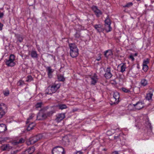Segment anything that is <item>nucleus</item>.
<instances>
[{
	"label": "nucleus",
	"instance_id": "obj_1",
	"mask_svg": "<svg viewBox=\"0 0 154 154\" xmlns=\"http://www.w3.org/2000/svg\"><path fill=\"white\" fill-rule=\"evenodd\" d=\"M69 46L70 49V56L73 58L76 57L79 54V49L76 45L74 43H69Z\"/></svg>",
	"mask_w": 154,
	"mask_h": 154
},
{
	"label": "nucleus",
	"instance_id": "obj_2",
	"mask_svg": "<svg viewBox=\"0 0 154 154\" xmlns=\"http://www.w3.org/2000/svg\"><path fill=\"white\" fill-rule=\"evenodd\" d=\"M60 84L54 83L48 86L45 90V94H50L55 93L60 88Z\"/></svg>",
	"mask_w": 154,
	"mask_h": 154
},
{
	"label": "nucleus",
	"instance_id": "obj_3",
	"mask_svg": "<svg viewBox=\"0 0 154 154\" xmlns=\"http://www.w3.org/2000/svg\"><path fill=\"white\" fill-rule=\"evenodd\" d=\"M42 137L41 134H38L34 136L30 137L27 142L28 145L33 144L39 140L41 139Z\"/></svg>",
	"mask_w": 154,
	"mask_h": 154
},
{
	"label": "nucleus",
	"instance_id": "obj_4",
	"mask_svg": "<svg viewBox=\"0 0 154 154\" xmlns=\"http://www.w3.org/2000/svg\"><path fill=\"white\" fill-rule=\"evenodd\" d=\"M104 22L105 29L107 32H109L111 31L112 28L110 26L111 21L109 15L107 16Z\"/></svg>",
	"mask_w": 154,
	"mask_h": 154
},
{
	"label": "nucleus",
	"instance_id": "obj_5",
	"mask_svg": "<svg viewBox=\"0 0 154 154\" xmlns=\"http://www.w3.org/2000/svg\"><path fill=\"white\" fill-rule=\"evenodd\" d=\"M64 148L59 146H56L52 150V154H64Z\"/></svg>",
	"mask_w": 154,
	"mask_h": 154
},
{
	"label": "nucleus",
	"instance_id": "obj_6",
	"mask_svg": "<svg viewBox=\"0 0 154 154\" xmlns=\"http://www.w3.org/2000/svg\"><path fill=\"white\" fill-rule=\"evenodd\" d=\"M7 108L6 105L4 103L0 104V119L2 118L7 112Z\"/></svg>",
	"mask_w": 154,
	"mask_h": 154
},
{
	"label": "nucleus",
	"instance_id": "obj_7",
	"mask_svg": "<svg viewBox=\"0 0 154 154\" xmlns=\"http://www.w3.org/2000/svg\"><path fill=\"white\" fill-rule=\"evenodd\" d=\"M105 73L104 74V77L106 79H109L112 76V75L111 72V67L108 66L106 69L104 70Z\"/></svg>",
	"mask_w": 154,
	"mask_h": 154
},
{
	"label": "nucleus",
	"instance_id": "obj_8",
	"mask_svg": "<svg viewBox=\"0 0 154 154\" xmlns=\"http://www.w3.org/2000/svg\"><path fill=\"white\" fill-rule=\"evenodd\" d=\"M91 9L97 17H100L102 14V12L98 8L97 6H93L91 7Z\"/></svg>",
	"mask_w": 154,
	"mask_h": 154
},
{
	"label": "nucleus",
	"instance_id": "obj_9",
	"mask_svg": "<svg viewBox=\"0 0 154 154\" xmlns=\"http://www.w3.org/2000/svg\"><path fill=\"white\" fill-rule=\"evenodd\" d=\"M46 118L45 113L41 111L39 112L37 116V119L38 120H44Z\"/></svg>",
	"mask_w": 154,
	"mask_h": 154
},
{
	"label": "nucleus",
	"instance_id": "obj_10",
	"mask_svg": "<svg viewBox=\"0 0 154 154\" xmlns=\"http://www.w3.org/2000/svg\"><path fill=\"white\" fill-rule=\"evenodd\" d=\"M46 70L47 72V74L48 78L50 79L52 77V73L54 70L51 68L50 66H48L46 68Z\"/></svg>",
	"mask_w": 154,
	"mask_h": 154
},
{
	"label": "nucleus",
	"instance_id": "obj_11",
	"mask_svg": "<svg viewBox=\"0 0 154 154\" xmlns=\"http://www.w3.org/2000/svg\"><path fill=\"white\" fill-rule=\"evenodd\" d=\"M91 84L92 85H94L97 83L98 81L97 76L96 74H94V75L91 77Z\"/></svg>",
	"mask_w": 154,
	"mask_h": 154
},
{
	"label": "nucleus",
	"instance_id": "obj_12",
	"mask_svg": "<svg viewBox=\"0 0 154 154\" xmlns=\"http://www.w3.org/2000/svg\"><path fill=\"white\" fill-rule=\"evenodd\" d=\"M153 91L151 90L148 91V93L146 94V100L151 101L152 100V97L153 96Z\"/></svg>",
	"mask_w": 154,
	"mask_h": 154
},
{
	"label": "nucleus",
	"instance_id": "obj_13",
	"mask_svg": "<svg viewBox=\"0 0 154 154\" xmlns=\"http://www.w3.org/2000/svg\"><path fill=\"white\" fill-rule=\"evenodd\" d=\"M65 116L64 113H60L57 115L55 120L57 122H60L65 117Z\"/></svg>",
	"mask_w": 154,
	"mask_h": 154
},
{
	"label": "nucleus",
	"instance_id": "obj_14",
	"mask_svg": "<svg viewBox=\"0 0 154 154\" xmlns=\"http://www.w3.org/2000/svg\"><path fill=\"white\" fill-rule=\"evenodd\" d=\"M133 106L135 107V108L138 110H140L144 106V103L142 102H138L135 104H134Z\"/></svg>",
	"mask_w": 154,
	"mask_h": 154
},
{
	"label": "nucleus",
	"instance_id": "obj_15",
	"mask_svg": "<svg viewBox=\"0 0 154 154\" xmlns=\"http://www.w3.org/2000/svg\"><path fill=\"white\" fill-rule=\"evenodd\" d=\"M24 140L23 139L21 138L19 140H14L11 143V144L14 146H16L20 143H22L24 142Z\"/></svg>",
	"mask_w": 154,
	"mask_h": 154
},
{
	"label": "nucleus",
	"instance_id": "obj_16",
	"mask_svg": "<svg viewBox=\"0 0 154 154\" xmlns=\"http://www.w3.org/2000/svg\"><path fill=\"white\" fill-rule=\"evenodd\" d=\"M95 29L97 30V32H100L103 31L102 26L101 24H95L93 26Z\"/></svg>",
	"mask_w": 154,
	"mask_h": 154
},
{
	"label": "nucleus",
	"instance_id": "obj_17",
	"mask_svg": "<svg viewBox=\"0 0 154 154\" xmlns=\"http://www.w3.org/2000/svg\"><path fill=\"white\" fill-rule=\"evenodd\" d=\"M16 60L15 56L13 54L10 55V66H13L15 65Z\"/></svg>",
	"mask_w": 154,
	"mask_h": 154
},
{
	"label": "nucleus",
	"instance_id": "obj_18",
	"mask_svg": "<svg viewBox=\"0 0 154 154\" xmlns=\"http://www.w3.org/2000/svg\"><path fill=\"white\" fill-rule=\"evenodd\" d=\"M113 99L115 100V102L114 103H118L119 101V98L120 96L119 93L118 92H115L113 94Z\"/></svg>",
	"mask_w": 154,
	"mask_h": 154
},
{
	"label": "nucleus",
	"instance_id": "obj_19",
	"mask_svg": "<svg viewBox=\"0 0 154 154\" xmlns=\"http://www.w3.org/2000/svg\"><path fill=\"white\" fill-rule=\"evenodd\" d=\"M112 51L110 50H106L104 52V55L105 57L108 58L109 57L112 56Z\"/></svg>",
	"mask_w": 154,
	"mask_h": 154
},
{
	"label": "nucleus",
	"instance_id": "obj_20",
	"mask_svg": "<svg viewBox=\"0 0 154 154\" xmlns=\"http://www.w3.org/2000/svg\"><path fill=\"white\" fill-rule=\"evenodd\" d=\"M7 130V126L3 124H0V133L4 132Z\"/></svg>",
	"mask_w": 154,
	"mask_h": 154
},
{
	"label": "nucleus",
	"instance_id": "obj_21",
	"mask_svg": "<svg viewBox=\"0 0 154 154\" xmlns=\"http://www.w3.org/2000/svg\"><path fill=\"white\" fill-rule=\"evenodd\" d=\"M31 55L33 58H37L38 57V54L36 51L32 50L31 53Z\"/></svg>",
	"mask_w": 154,
	"mask_h": 154
},
{
	"label": "nucleus",
	"instance_id": "obj_22",
	"mask_svg": "<svg viewBox=\"0 0 154 154\" xmlns=\"http://www.w3.org/2000/svg\"><path fill=\"white\" fill-rule=\"evenodd\" d=\"M35 148L34 146L29 148L26 149L25 151H27L28 153L29 154H31L34 152Z\"/></svg>",
	"mask_w": 154,
	"mask_h": 154
},
{
	"label": "nucleus",
	"instance_id": "obj_23",
	"mask_svg": "<svg viewBox=\"0 0 154 154\" xmlns=\"http://www.w3.org/2000/svg\"><path fill=\"white\" fill-rule=\"evenodd\" d=\"M140 84L142 86H145L148 84V81L145 79H142L140 81Z\"/></svg>",
	"mask_w": 154,
	"mask_h": 154
},
{
	"label": "nucleus",
	"instance_id": "obj_24",
	"mask_svg": "<svg viewBox=\"0 0 154 154\" xmlns=\"http://www.w3.org/2000/svg\"><path fill=\"white\" fill-rule=\"evenodd\" d=\"M35 124L33 122H32L31 124H29V125L27 127V130L29 131L32 130L33 129L34 127H35Z\"/></svg>",
	"mask_w": 154,
	"mask_h": 154
},
{
	"label": "nucleus",
	"instance_id": "obj_25",
	"mask_svg": "<svg viewBox=\"0 0 154 154\" xmlns=\"http://www.w3.org/2000/svg\"><path fill=\"white\" fill-rule=\"evenodd\" d=\"M124 135L122 133H121L119 134L117 136H115L114 137V139L116 140V141L118 140H121V137H123V136Z\"/></svg>",
	"mask_w": 154,
	"mask_h": 154
},
{
	"label": "nucleus",
	"instance_id": "obj_26",
	"mask_svg": "<svg viewBox=\"0 0 154 154\" xmlns=\"http://www.w3.org/2000/svg\"><path fill=\"white\" fill-rule=\"evenodd\" d=\"M120 65H121V70L120 71L122 72H123L125 70V69L126 68V65L124 63H121ZM119 66V65L118 66Z\"/></svg>",
	"mask_w": 154,
	"mask_h": 154
},
{
	"label": "nucleus",
	"instance_id": "obj_27",
	"mask_svg": "<svg viewBox=\"0 0 154 154\" xmlns=\"http://www.w3.org/2000/svg\"><path fill=\"white\" fill-rule=\"evenodd\" d=\"M57 78L59 81L64 82L65 80V78L63 75H57Z\"/></svg>",
	"mask_w": 154,
	"mask_h": 154
},
{
	"label": "nucleus",
	"instance_id": "obj_28",
	"mask_svg": "<svg viewBox=\"0 0 154 154\" xmlns=\"http://www.w3.org/2000/svg\"><path fill=\"white\" fill-rule=\"evenodd\" d=\"M13 147L10 148V154H16L19 152V150L18 149H13Z\"/></svg>",
	"mask_w": 154,
	"mask_h": 154
},
{
	"label": "nucleus",
	"instance_id": "obj_29",
	"mask_svg": "<svg viewBox=\"0 0 154 154\" xmlns=\"http://www.w3.org/2000/svg\"><path fill=\"white\" fill-rule=\"evenodd\" d=\"M16 36L17 39V42L18 41L20 43L22 42L23 40L22 36L20 35H17Z\"/></svg>",
	"mask_w": 154,
	"mask_h": 154
},
{
	"label": "nucleus",
	"instance_id": "obj_30",
	"mask_svg": "<svg viewBox=\"0 0 154 154\" xmlns=\"http://www.w3.org/2000/svg\"><path fill=\"white\" fill-rule=\"evenodd\" d=\"M59 109H63L67 108L66 106L64 104H61L58 105Z\"/></svg>",
	"mask_w": 154,
	"mask_h": 154
},
{
	"label": "nucleus",
	"instance_id": "obj_31",
	"mask_svg": "<svg viewBox=\"0 0 154 154\" xmlns=\"http://www.w3.org/2000/svg\"><path fill=\"white\" fill-rule=\"evenodd\" d=\"M133 4L131 2H129L127 3L125 5L123 6V7L125 8H129L132 6Z\"/></svg>",
	"mask_w": 154,
	"mask_h": 154
},
{
	"label": "nucleus",
	"instance_id": "obj_32",
	"mask_svg": "<svg viewBox=\"0 0 154 154\" xmlns=\"http://www.w3.org/2000/svg\"><path fill=\"white\" fill-rule=\"evenodd\" d=\"M27 79L26 81L27 82H31L33 80V79L31 75H29L27 77Z\"/></svg>",
	"mask_w": 154,
	"mask_h": 154
},
{
	"label": "nucleus",
	"instance_id": "obj_33",
	"mask_svg": "<svg viewBox=\"0 0 154 154\" xmlns=\"http://www.w3.org/2000/svg\"><path fill=\"white\" fill-rule=\"evenodd\" d=\"M121 89L125 93H129L130 92V91L129 89H128L122 87L121 88Z\"/></svg>",
	"mask_w": 154,
	"mask_h": 154
},
{
	"label": "nucleus",
	"instance_id": "obj_34",
	"mask_svg": "<svg viewBox=\"0 0 154 154\" xmlns=\"http://www.w3.org/2000/svg\"><path fill=\"white\" fill-rule=\"evenodd\" d=\"M25 84L24 82L22 80H20L17 83L18 86H21Z\"/></svg>",
	"mask_w": 154,
	"mask_h": 154
},
{
	"label": "nucleus",
	"instance_id": "obj_35",
	"mask_svg": "<svg viewBox=\"0 0 154 154\" xmlns=\"http://www.w3.org/2000/svg\"><path fill=\"white\" fill-rule=\"evenodd\" d=\"M149 63V60L148 58H146L144 60L143 63V65H147V64Z\"/></svg>",
	"mask_w": 154,
	"mask_h": 154
},
{
	"label": "nucleus",
	"instance_id": "obj_36",
	"mask_svg": "<svg viewBox=\"0 0 154 154\" xmlns=\"http://www.w3.org/2000/svg\"><path fill=\"white\" fill-rule=\"evenodd\" d=\"M54 112L53 111H51L49 112H47L46 113H45V115L46 116V118L48 116H51L52 114Z\"/></svg>",
	"mask_w": 154,
	"mask_h": 154
},
{
	"label": "nucleus",
	"instance_id": "obj_37",
	"mask_svg": "<svg viewBox=\"0 0 154 154\" xmlns=\"http://www.w3.org/2000/svg\"><path fill=\"white\" fill-rule=\"evenodd\" d=\"M8 59H5V62L6 64L8 66H10V56H8Z\"/></svg>",
	"mask_w": 154,
	"mask_h": 154
},
{
	"label": "nucleus",
	"instance_id": "obj_38",
	"mask_svg": "<svg viewBox=\"0 0 154 154\" xmlns=\"http://www.w3.org/2000/svg\"><path fill=\"white\" fill-rule=\"evenodd\" d=\"M42 104V102H38L35 105V107L36 108H41Z\"/></svg>",
	"mask_w": 154,
	"mask_h": 154
},
{
	"label": "nucleus",
	"instance_id": "obj_39",
	"mask_svg": "<svg viewBox=\"0 0 154 154\" xmlns=\"http://www.w3.org/2000/svg\"><path fill=\"white\" fill-rule=\"evenodd\" d=\"M35 116V115L33 114H31L29 115V117L27 119V121L26 122V123L29 122V120L32 119Z\"/></svg>",
	"mask_w": 154,
	"mask_h": 154
},
{
	"label": "nucleus",
	"instance_id": "obj_40",
	"mask_svg": "<svg viewBox=\"0 0 154 154\" xmlns=\"http://www.w3.org/2000/svg\"><path fill=\"white\" fill-rule=\"evenodd\" d=\"M3 93L5 96H8L9 94V91L8 89L5 90L3 91Z\"/></svg>",
	"mask_w": 154,
	"mask_h": 154
},
{
	"label": "nucleus",
	"instance_id": "obj_41",
	"mask_svg": "<svg viewBox=\"0 0 154 154\" xmlns=\"http://www.w3.org/2000/svg\"><path fill=\"white\" fill-rule=\"evenodd\" d=\"M143 69L145 72H146L148 69V66L147 65H143Z\"/></svg>",
	"mask_w": 154,
	"mask_h": 154
},
{
	"label": "nucleus",
	"instance_id": "obj_42",
	"mask_svg": "<svg viewBox=\"0 0 154 154\" xmlns=\"http://www.w3.org/2000/svg\"><path fill=\"white\" fill-rule=\"evenodd\" d=\"M8 139V138L0 137V143H1Z\"/></svg>",
	"mask_w": 154,
	"mask_h": 154
},
{
	"label": "nucleus",
	"instance_id": "obj_43",
	"mask_svg": "<svg viewBox=\"0 0 154 154\" xmlns=\"http://www.w3.org/2000/svg\"><path fill=\"white\" fill-rule=\"evenodd\" d=\"M74 36L75 38H79L80 37V33L79 32H76L74 35Z\"/></svg>",
	"mask_w": 154,
	"mask_h": 154
},
{
	"label": "nucleus",
	"instance_id": "obj_44",
	"mask_svg": "<svg viewBox=\"0 0 154 154\" xmlns=\"http://www.w3.org/2000/svg\"><path fill=\"white\" fill-rule=\"evenodd\" d=\"M9 144L6 145L5 146H4L3 149V150H9Z\"/></svg>",
	"mask_w": 154,
	"mask_h": 154
},
{
	"label": "nucleus",
	"instance_id": "obj_45",
	"mask_svg": "<svg viewBox=\"0 0 154 154\" xmlns=\"http://www.w3.org/2000/svg\"><path fill=\"white\" fill-rule=\"evenodd\" d=\"M4 15V14L3 12H0V18H2Z\"/></svg>",
	"mask_w": 154,
	"mask_h": 154
},
{
	"label": "nucleus",
	"instance_id": "obj_46",
	"mask_svg": "<svg viewBox=\"0 0 154 154\" xmlns=\"http://www.w3.org/2000/svg\"><path fill=\"white\" fill-rule=\"evenodd\" d=\"M129 58L130 59H131L132 60H134V58L132 55H130Z\"/></svg>",
	"mask_w": 154,
	"mask_h": 154
},
{
	"label": "nucleus",
	"instance_id": "obj_47",
	"mask_svg": "<svg viewBox=\"0 0 154 154\" xmlns=\"http://www.w3.org/2000/svg\"><path fill=\"white\" fill-rule=\"evenodd\" d=\"M82 152L81 151H78L76 152L74 154H82Z\"/></svg>",
	"mask_w": 154,
	"mask_h": 154
},
{
	"label": "nucleus",
	"instance_id": "obj_48",
	"mask_svg": "<svg viewBox=\"0 0 154 154\" xmlns=\"http://www.w3.org/2000/svg\"><path fill=\"white\" fill-rule=\"evenodd\" d=\"M112 154H119V153L118 151H114L112 153Z\"/></svg>",
	"mask_w": 154,
	"mask_h": 154
},
{
	"label": "nucleus",
	"instance_id": "obj_49",
	"mask_svg": "<svg viewBox=\"0 0 154 154\" xmlns=\"http://www.w3.org/2000/svg\"><path fill=\"white\" fill-rule=\"evenodd\" d=\"M3 26V25L2 23H0V30H1L2 29V27Z\"/></svg>",
	"mask_w": 154,
	"mask_h": 154
},
{
	"label": "nucleus",
	"instance_id": "obj_50",
	"mask_svg": "<svg viewBox=\"0 0 154 154\" xmlns=\"http://www.w3.org/2000/svg\"><path fill=\"white\" fill-rule=\"evenodd\" d=\"M21 154H29L28 153L27 151H24Z\"/></svg>",
	"mask_w": 154,
	"mask_h": 154
},
{
	"label": "nucleus",
	"instance_id": "obj_51",
	"mask_svg": "<svg viewBox=\"0 0 154 154\" xmlns=\"http://www.w3.org/2000/svg\"><path fill=\"white\" fill-rule=\"evenodd\" d=\"M101 58L100 57H98V58L96 59L97 60L99 61L100 60Z\"/></svg>",
	"mask_w": 154,
	"mask_h": 154
},
{
	"label": "nucleus",
	"instance_id": "obj_52",
	"mask_svg": "<svg viewBox=\"0 0 154 154\" xmlns=\"http://www.w3.org/2000/svg\"><path fill=\"white\" fill-rule=\"evenodd\" d=\"M150 127L151 129V126H150Z\"/></svg>",
	"mask_w": 154,
	"mask_h": 154
}]
</instances>
